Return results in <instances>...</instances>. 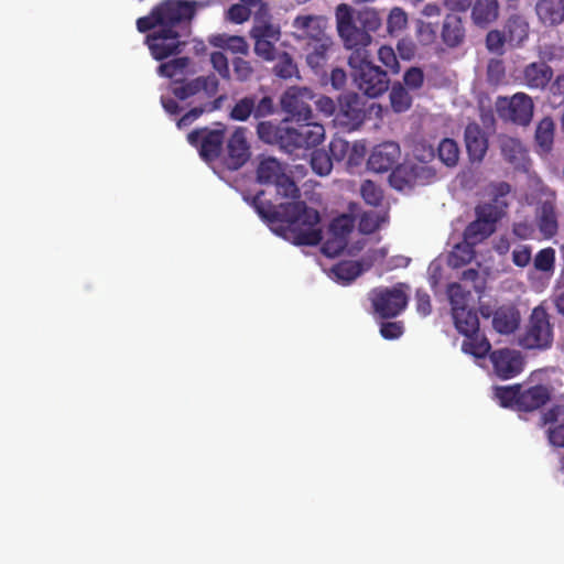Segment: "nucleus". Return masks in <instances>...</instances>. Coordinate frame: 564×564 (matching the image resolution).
<instances>
[{"mask_svg":"<svg viewBox=\"0 0 564 564\" xmlns=\"http://www.w3.org/2000/svg\"><path fill=\"white\" fill-rule=\"evenodd\" d=\"M498 0H476L471 7V21L476 26L487 28L499 17Z\"/></svg>","mask_w":564,"mask_h":564,"instance_id":"33","label":"nucleus"},{"mask_svg":"<svg viewBox=\"0 0 564 564\" xmlns=\"http://www.w3.org/2000/svg\"><path fill=\"white\" fill-rule=\"evenodd\" d=\"M503 159L513 166L516 171L528 173L531 166V159L525 143H499Z\"/></svg>","mask_w":564,"mask_h":564,"instance_id":"29","label":"nucleus"},{"mask_svg":"<svg viewBox=\"0 0 564 564\" xmlns=\"http://www.w3.org/2000/svg\"><path fill=\"white\" fill-rule=\"evenodd\" d=\"M506 78V67L501 59L492 58L487 65V82L490 85H500Z\"/></svg>","mask_w":564,"mask_h":564,"instance_id":"61","label":"nucleus"},{"mask_svg":"<svg viewBox=\"0 0 564 564\" xmlns=\"http://www.w3.org/2000/svg\"><path fill=\"white\" fill-rule=\"evenodd\" d=\"M336 28L346 50L350 51L348 63H360L362 58L371 57L369 50L372 43L371 32H376L381 20L372 10L357 13L346 3L336 8Z\"/></svg>","mask_w":564,"mask_h":564,"instance_id":"2","label":"nucleus"},{"mask_svg":"<svg viewBox=\"0 0 564 564\" xmlns=\"http://www.w3.org/2000/svg\"><path fill=\"white\" fill-rule=\"evenodd\" d=\"M492 228L485 227L477 219L470 221L463 231V242L470 248L482 242L492 235Z\"/></svg>","mask_w":564,"mask_h":564,"instance_id":"42","label":"nucleus"},{"mask_svg":"<svg viewBox=\"0 0 564 564\" xmlns=\"http://www.w3.org/2000/svg\"><path fill=\"white\" fill-rule=\"evenodd\" d=\"M354 216L358 220L357 230L360 235L368 236L372 235L381 228V226L389 221L388 212H376V210H354Z\"/></svg>","mask_w":564,"mask_h":564,"instance_id":"31","label":"nucleus"},{"mask_svg":"<svg viewBox=\"0 0 564 564\" xmlns=\"http://www.w3.org/2000/svg\"><path fill=\"white\" fill-rule=\"evenodd\" d=\"M172 90L180 100H186L199 94L210 99L216 97L219 90V80L215 74L210 73L191 80L175 82Z\"/></svg>","mask_w":564,"mask_h":564,"instance_id":"16","label":"nucleus"},{"mask_svg":"<svg viewBox=\"0 0 564 564\" xmlns=\"http://www.w3.org/2000/svg\"><path fill=\"white\" fill-rule=\"evenodd\" d=\"M462 351L476 360H482L486 358L490 359L494 349L487 336L479 333L478 335L470 336V339L465 338L463 340Z\"/></svg>","mask_w":564,"mask_h":564,"instance_id":"38","label":"nucleus"},{"mask_svg":"<svg viewBox=\"0 0 564 564\" xmlns=\"http://www.w3.org/2000/svg\"><path fill=\"white\" fill-rule=\"evenodd\" d=\"M534 104L525 93H516L511 97H498L496 111L505 120L518 126H528L533 117Z\"/></svg>","mask_w":564,"mask_h":564,"instance_id":"12","label":"nucleus"},{"mask_svg":"<svg viewBox=\"0 0 564 564\" xmlns=\"http://www.w3.org/2000/svg\"><path fill=\"white\" fill-rule=\"evenodd\" d=\"M254 41L253 51L254 54L265 62H273L276 58L278 51L275 47L276 41L258 40Z\"/></svg>","mask_w":564,"mask_h":564,"instance_id":"59","label":"nucleus"},{"mask_svg":"<svg viewBox=\"0 0 564 564\" xmlns=\"http://www.w3.org/2000/svg\"><path fill=\"white\" fill-rule=\"evenodd\" d=\"M441 39L449 48H456L465 42L466 28L459 15L449 13L444 18L441 29Z\"/></svg>","mask_w":564,"mask_h":564,"instance_id":"24","label":"nucleus"},{"mask_svg":"<svg viewBox=\"0 0 564 564\" xmlns=\"http://www.w3.org/2000/svg\"><path fill=\"white\" fill-rule=\"evenodd\" d=\"M189 63L191 59L187 56L175 57L169 62L160 64L158 73L163 77L173 78L177 75L184 74Z\"/></svg>","mask_w":564,"mask_h":564,"instance_id":"51","label":"nucleus"},{"mask_svg":"<svg viewBox=\"0 0 564 564\" xmlns=\"http://www.w3.org/2000/svg\"><path fill=\"white\" fill-rule=\"evenodd\" d=\"M195 0H164L156 4L151 12L137 20V29L141 33L156 28L175 29L188 26L196 14Z\"/></svg>","mask_w":564,"mask_h":564,"instance_id":"5","label":"nucleus"},{"mask_svg":"<svg viewBox=\"0 0 564 564\" xmlns=\"http://www.w3.org/2000/svg\"><path fill=\"white\" fill-rule=\"evenodd\" d=\"M333 41L330 37L308 43L310 52L306 55L308 66L316 73L322 70L328 62V53L332 50Z\"/></svg>","mask_w":564,"mask_h":564,"instance_id":"37","label":"nucleus"},{"mask_svg":"<svg viewBox=\"0 0 564 564\" xmlns=\"http://www.w3.org/2000/svg\"><path fill=\"white\" fill-rule=\"evenodd\" d=\"M436 158L448 169L456 167L460 158V143H435Z\"/></svg>","mask_w":564,"mask_h":564,"instance_id":"44","label":"nucleus"},{"mask_svg":"<svg viewBox=\"0 0 564 564\" xmlns=\"http://www.w3.org/2000/svg\"><path fill=\"white\" fill-rule=\"evenodd\" d=\"M521 383L494 386L492 398L503 409L520 410Z\"/></svg>","mask_w":564,"mask_h":564,"instance_id":"36","label":"nucleus"},{"mask_svg":"<svg viewBox=\"0 0 564 564\" xmlns=\"http://www.w3.org/2000/svg\"><path fill=\"white\" fill-rule=\"evenodd\" d=\"M456 181L463 191H473L479 182L478 172L471 166H466L457 174Z\"/></svg>","mask_w":564,"mask_h":564,"instance_id":"62","label":"nucleus"},{"mask_svg":"<svg viewBox=\"0 0 564 564\" xmlns=\"http://www.w3.org/2000/svg\"><path fill=\"white\" fill-rule=\"evenodd\" d=\"M490 362L495 375L500 380H510L519 376L525 366L524 356L516 349H495L490 356Z\"/></svg>","mask_w":564,"mask_h":564,"instance_id":"15","label":"nucleus"},{"mask_svg":"<svg viewBox=\"0 0 564 564\" xmlns=\"http://www.w3.org/2000/svg\"><path fill=\"white\" fill-rule=\"evenodd\" d=\"M476 219L485 227L496 229V223L501 218L502 212L495 205L484 204L475 210Z\"/></svg>","mask_w":564,"mask_h":564,"instance_id":"50","label":"nucleus"},{"mask_svg":"<svg viewBox=\"0 0 564 564\" xmlns=\"http://www.w3.org/2000/svg\"><path fill=\"white\" fill-rule=\"evenodd\" d=\"M276 187V193L284 198H291L293 202L300 199V188L296 183L290 178L285 172L281 175V178L273 184Z\"/></svg>","mask_w":564,"mask_h":564,"instance_id":"56","label":"nucleus"},{"mask_svg":"<svg viewBox=\"0 0 564 564\" xmlns=\"http://www.w3.org/2000/svg\"><path fill=\"white\" fill-rule=\"evenodd\" d=\"M151 31L145 37V44L155 61H164L182 53L185 42L181 40L178 30L156 28Z\"/></svg>","mask_w":564,"mask_h":564,"instance_id":"13","label":"nucleus"},{"mask_svg":"<svg viewBox=\"0 0 564 564\" xmlns=\"http://www.w3.org/2000/svg\"><path fill=\"white\" fill-rule=\"evenodd\" d=\"M314 98V93L307 87H291L282 95L281 107L300 121L313 119L314 113L306 101Z\"/></svg>","mask_w":564,"mask_h":564,"instance_id":"17","label":"nucleus"},{"mask_svg":"<svg viewBox=\"0 0 564 564\" xmlns=\"http://www.w3.org/2000/svg\"><path fill=\"white\" fill-rule=\"evenodd\" d=\"M232 73L235 79L239 83H246L253 78L254 67L252 62L243 57L236 56L231 59Z\"/></svg>","mask_w":564,"mask_h":564,"instance_id":"53","label":"nucleus"},{"mask_svg":"<svg viewBox=\"0 0 564 564\" xmlns=\"http://www.w3.org/2000/svg\"><path fill=\"white\" fill-rule=\"evenodd\" d=\"M491 324L494 330L499 335L514 334L521 325L520 311L514 305H500L496 308Z\"/></svg>","mask_w":564,"mask_h":564,"instance_id":"23","label":"nucleus"},{"mask_svg":"<svg viewBox=\"0 0 564 564\" xmlns=\"http://www.w3.org/2000/svg\"><path fill=\"white\" fill-rule=\"evenodd\" d=\"M375 321L379 326L380 336L386 340H397L401 338L405 332V326L402 321H397L395 318H375Z\"/></svg>","mask_w":564,"mask_h":564,"instance_id":"46","label":"nucleus"},{"mask_svg":"<svg viewBox=\"0 0 564 564\" xmlns=\"http://www.w3.org/2000/svg\"><path fill=\"white\" fill-rule=\"evenodd\" d=\"M349 213H341L333 217L327 226L326 238L321 241V253L334 260L343 256V247L356 229L354 210L359 209L358 203H349Z\"/></svg>","mask_w":564,"mask_h":564,"instance_id":"8","label":"nucleus"},{"mask_svg":"<svg viewBox=\"0 0 564 564\" xmlns=\"http://www.w3.org/2000/svg\"><path fill=\"white\" fill-rule=\"evenodd\" d=\"M436 176V170L430 165H420L404 159L391 169L388 175L389 186L403 193L405 189H413L415 185L430 184Z\"/></svg>","mask_w":564,"mask_h":564,"instance_id":"10","label":"nucleus"},{"mask_svg":"<svg viewBox=\"0 0 564 564\" xmlns=\"http://www.w3.org/2000/svg\"><path fill=\"white\" fill-rule=\"evenodd\" d=\"M278 145L280 152L286 154L292 161L305 160L312 172L319 176H328L334 167V162H341L346 158L350 143H271Z\"/></svg>","mask_w":564,"mask_h":564,"instance_id":"4","label":"nucleus"},{"mask_svg":"<svg viewBox=\"0 0 564 564\" xmlns=\"http://www.w3.org/2000/svg\"><path fill=\"white\" fill-rule=\"evenodd\" d=\"M351 76L361 90L369 98H377L389 89L390 78L386 70L371 62V57L362 58L360 63H348Z\"/></svg>","mask_w":564,"mask_h":564,"instance_id":"11","label":"nucleus"},{"mask_svg":"<svg viewBox=\"0 0 564 564\" xmlns=\"http://www.w3.org/2000/svg\"><path fill=\"white\" fill-rule=\"evenodd\" d=\"M506 42L508 39L503 31L491 30L486 35V47L490 53L502 55Z\"/></svg>","mask_w":564,"mask_h":564,"instance_id":"60","label":"nucleus"},{"mask_svg":"<svg viewBox=\"0 0 564 564\" xmlns=\"http://www.w3.org/2000/svg\"><path fill=\"white\" fill-rule=\"evenodd\" d=\"M429 284L434 294L440 291L441 281L443 278V260L442 256L433 259L427 268Z\"/></svg>","mask_w":564,"mask_h":564,"instance_id":"58","label":"nucleus"},{"mask_svg":"<svg viewBox=\"0 0 564 564\" xmlns=\"http://www.w3.org/2000/svg\"><path fill=\"white\" fill-rule=\"evenodd\" d=\"M364 272L358 262L351 259H343L334 263L327 272L328 278L341 286L351 285Z\"/></svg>","mask_w":564,"mask_h":564,"instance_id":"25","label":"nucleus"},{"mask_svg":"<svg viewBox=\"0 0 564 564\" xmlns=\"http://www.w3.org/2000/svg\"><path fill=\"white\" fill-rule=\"evenodd\" d=\"M360 196L366 205L380 207L383 202V191L379 184L371 180H365L360 186Z\"/></svg>","mask_w":564,"mask_h":564,"instance_id":"45","label":"nucleus"},{"mask_svg":"<svg viewBox=\"0 0 564 564\" xmlns=\"http://www.w3.org/2000/svg\"><path fill=\"white\" fill-rule=\"evenodd\" d=\"M538 55L545 64L560 62L564 58V46L557 43H543L538 46Z\"/></svg>","mask_w":564,"mask_h":564,"instance_id":"54","label":"nucleus"},{"mask_svg":"<svg viewBox=\"0 0 564 564\" xmlns=\"http://www.w3.org/2000/svg\"><path fill=\"white\" fill-rule=\"evenodd\" d=\"M213 45L223 50H228L234 54L248 55L249 45L243 36L218 34L212 41Z\"/></svg>","mask_w":564,"mask_h":564,"instance_id":"41","label":"nucleus"},{"mask_svg":"<svg viewBox=\"0 0 564 564\" xmlns=\"http://www.w3.org/2000/svg\"><path fill=\"white\" fill-rule=\"evenodd\" d=\"M496 132V119L491 111H482L479 122L467 124L464 141H489Z\"/></svg>","mask_w":564,"mask_h":564,"instance_id":"26","label":"nucleus"},{"mask_svg":"<svg viewBox=\"0 0 564 564\" xmlns=\"http://www.w3.org/2000/svg\"><path fill=\"white\" fill-rule=\"evenodd\" d=\"M553 325L545 307L538 305L532 311L531 326L519 336L518 345L524 350L544 351L552 347Z\"/></svg>","mask_w":564,"mask_h":564,"instance_id":"9","label":"nucleus"},{"mask_svg":"<svg viewBox=\"0 0 564 564\" xmlns=\"http://www.w3.org/2000/svg\"><path fill=\"white\" fill-rule=\"evenodd\" d=\"M535 270L543 273H553L555 269V249L546 247L539 250L533 260Z\"/></svg>","mask_w":564,"mask_h":564,"instance_id":"52","label":"nucleus"},{"mask_svg":"<svg viewBox=\"0 0 564 564\" xmlns=\"http://www.w3.org/2000/svg\"><path fill=\"white\" fill-rule=\"evenodd\" d=\"M503 32L511 46H521L529 37L530 25L521 14H511L505 24Z\"/></svg>","mask_w":564,"mask_h":564,"instance_id":"34","label":"nucleus"},{"mask_svg":"<svg viewBox=\"0 0 564 564\" xmlns=\"http://www.w3.org/2000/svg\"><path fill=\"white\" fill-rule=\"evenodd\" d=\"M553 68L543 62H531L522 69V84L531 90L543 91L553 78Z\"/></svg>","mask_w":564,"mask_h":564,"instance_id":"21","label":"nucleus"},{"mask_svg":"<svg viewBox=\"0 0 564 564\" xmlns=\"http://www.w3.org/2000/svg\"><path fill=\"white\" fill-rule=\"evenodd\" d=\"M411 145L413 158L423 165L432 162L436 158L435 143H408Z\"/></svg>","mask_w":564,"mask_h":564,"instance_id":"55","label":"nucleus"},{"mask_svg":"<svg viewBox=\"0 0 564 564\" xmlns=\"http://www.w3.org/2000/svg\"><path fill=\"white\" fill-rule=\"evenodd\" d=\"M408 25V15L401 8H393L387 19V30L390 35L401 32Z\"/></svg>","mask_w":564,"mask_h":564,"instance_id":"57","label":"nucleus"},{"mask_svg":"<svg viewBox=\"0 0 564 564\" xmlns=\"http://www.w3.org/2000/svg\"><path fill=\"white\" fill-rule=\"evenodd\" d=\"M250 37L279 42L281 39L280 25L272 23L267 13L257 14L254 17V24L250 30Z\"/></svg>","mask_w":564,"mask_h":564,"instance_id":"39","label":"nucleus"},{"mask_svg":"<svg viewBox=\"0 0 564 564\" xmlns=\"http://www.w3.org/2000/svg\"><path fill=\"white\" fill-rule=\"evenodd\" d=\"M451 317L456 332L464 338L470 339V336L480 333V322L476 308L468 307L463 312L451 314Z\"/></svg>","mask_w":564,"mask_h":564,"instance_id":"30","label":"nucleus"},{"mask_svg":"<svg viewBox=\"0 0 564 564\" xmlns=\"http://www.w3.org/2000/svg\"><path fill=\"white\" fill-rule=\"evenodd\" d=\"M554 391V387L549 383H536L528 388L521 386L519 412L531 413L541 410L552 401Z\"/></svg>","mask_w":564,"mask_h":564,"instance_id":"20","label":"nucleus"},{"mask_svg":"<svg viewBox=\"0 0 564 564\" xmlns=\"http://www.w3.org/2000/svg\"><path fill=\"white\" fill-rule=\"evenodd\" d=\"M554 133L555 122L550 116H546L536 124L534 141H553Z\"/></svg>","mask_w":564,"mask_h":564,"instance_id":"63","label":"nucleus"},{"mask_svg":"<svg viewBox=\"0 0 564 564\" xmlns=\"http://www.w3.org/2000/svg\"><path fill=\"white\" fill-rule=\"evenodd\" d=\"M474 249L464 242H457L448 252L446 263L452 269H460L471 262Z\"/></svg>","mask_w":564,"mask_h":564,"instance_id":"43","label":"nucleus"},{"mask_svg":"<svg viewBox=\"0 0 564 564\" xmlns=\"http://www.w3.org/2000/svg\"><path fill=\"white\" fill-rule=\"evenodd\" d=\"M260 141H324L325 128L313 119H284L278 123L260 121L257 126Z\"/></svg>","mask_w":564,"mask_h":564,"instance_id":"6","label":"nucleus"},{"mask_svg":"<svg viewBox=\"0 0 564 564\" xmlns=\"http://www.w3.org/2000/svg\"><path fill=\"white\" fill-rule=\"evenodd\" d=\"M284 172V166L275 156L261 155L256 169V182L260 185H272Z\"/></svg>","mask_w":564,"mask_h":564,"instance_id":"28","label":"nucleus"},{"mask_svg":"<svg viewBox=\"0 0 564 564\" xmlns=\"http://www.w3.org/2000/svg\"><path fill=\"white\" fill-rule=\"evenodd\" d=\"M446 300L449 304L451 314L463 312L468 308L471 292L459 282H448L445 288Z\"/></svg>","mask_w":564,"mask_h":564,"instance_id":"40","label":"nucleus"},{"mask_svg":"<svg viewBox=\"0 0 564 564\" xmlns=\"http://www.w3.org/2000/svg\"><path fill=\"white\" fill-rule=\"evenodd\" d=\"M390 102L395 112H404L410 109L412 97L403 85L397 83L390 90Z\"/></svg>","mask_w":564,"mask_h":564,"instance_id":"47","label":"nucleus"},{"mask_svg":"<svg viewBox=\"0 0 564 564\" xmlns=\"http://www.w3.org/2000/svg\"><path fill=\"white\" fill-rule=\"evenodd\" d=\"M536 225L545 239L553 238L558 229L557 216L554 206L544 202L536 209Z\"/></svg>","mask_w":564,"mask_h":564,"instance_id":"35","label":"nucleus"},{"mask_svg":"<svg viewBox=\"0 0 564 564\" xmlns=\"http://www.w3.org/2000/svg\"><path fill=\"white\" fill-rule=\"evenodd\" d=\"M251 17V10L243 3H235L226 11V20L235 24H242Z\"/></svg>","mask_w":564,"mask_h":564,"instance_id":"64","label":"nucleus"},{"mask_svg":"<svg viewBox=\"0 0 564 564\" xmlns=\"http://www.w3.org/2000/svg\"><path fill=\"white\" fill-rule=\"evenodd\" d=\"M274 112L275 105L271 96H263L259 99L257 95H248L236 101L230 111V118L237 121H247L250 116L261 119Z\"/></svg>","mask_w":564,"mask_h":564,"instance_id":"14","label":"nucleus"},{"mask_svg":"<svg viewBox=\"0 0 564 564\" xmlns=\"http://www.w3.org/2000/svg\"><path fill=\"white\" fill-rule=\"evenodd\" d=\"M373 318H397L408 308L410 286L405 282H397L390 286H376L368 293Z\"/></svg>","mask_w":564,"mask_h":564,"instance_id":"7","label":"nucleus"},{"mask_svg":"<svg viewBox=\"0 0 564 564\" xmlns=\"http://www.w3.org/2000/svg\"><path fill=\"white\" fill-rule=\"evenodd\" d=\"M323 216L304 200L279 204L271 232L296 247H315L323 240Z\"/></svg>","mask_w":564,"mask_h":564,"instance_id":"1","label":"nucleus"},{"mask_svg":"<svg viewBox=\"0 0 564 564\" xmlns=\"http://www.w3.org/2000/svg\"><path fill=\"white\" fill-rule=\"evenodd\" d=\"M401 143H373L367 159V170L376 174L391 171L401 156Z\"/></svg>","mask_w":564,"mask_h":564,"instance_id":"18","label":"nucleus"},{"mask_svg":"<svg viewBox=\"0 0 564 564\" xmlns=\"http://www.w3.org/2000/svg\"><path fill=\"white\" fill-rule=\"evenodd\" d=\"M275 59H278L273 67L275 76L282 79L299 77L297 65L294 63L292 56L289 53L282 52L281 54L276 55Z\"/></svg>","mask_w":564,"mask_h":564,"instance_id":"48","label":"nucleus"},{"mask_svg":"<svg viewBox=\"0 0 564 564\" xmlns=\"http://www.w3.org/2000/svg\"><path fill=\"white\" fill-rule=\"evenodd\" d=\"M535 12L544 25H558L564 21V0H538Z\"/></svg>","mask_w":564,"mask_h":564,"instance_id":"32","label":"nucleus"},{"mask_svg":"<svg viewBox=\"0 0 564 564\" xmlns=\"http://www.w3.org/2000/svg\"><path fill=\"white\" fill-rule=\"evenodd\" d=\"M389 248L382 246L380 248H369L361 257L356 259L361 271L368 272L377 262L384 261L388 257Z\"/></svg>","mask_w":564,"mask_h":564,"instance_id":"49","label":"nucleus"},{"mask_svg":"<svg viewBox=\"0 0 564 564\" xmlns=\"http://www.w3.org/2000/svg\"><path fill=\"white\" fill-rule=\"evenodd\" d=\"M339 109L335 121L349 131L357 129L365 119V110L361 107L359 96L356 93H347L339 97Z\"/></svg>","mask_w":564,"mask_h":564,"instance_id":"19","label":"nucleus"},{"mask_svg":"<svg viewBox=\"0 0 564 564\" xmlns=\"http://www.w3.org/2000/svg\"><path fill=\"white\" fill-rule=\"evenodd\" d=\"M197 150L199 159L207 164L213 173L230 188L240 192L227 177V172L242 169L252 156V143H189Z\"/></svg>","mask_w":564,"mask_h":564,"instance_id":"3","label":"nucleus"},{"mask_svg":"<svg viewBox=\"0 0 564 564\" xmlns=\"http://www.w3.org/2000/svg\"><path fill=\"white\" fill-rule=\"evenodd\" d=\"M293 28L312 43L329 37L325 32V20L318 15H297L293 21Z\"/></svg>","mask_w":564,"mask_h":564,"instance_id":"27","label":"nucleus"},{"mask_svg":"<svg viewBox=\"0 0 564 564\" xmlns=\"http://www.w3.org/2000/svg\"><path fill=\"white\" fill-rule=\"evenodd\" d=\"M240 193L242 200L254 210V213L271 231V227L276 221L279 205H274L271 200H263V189H259L254 194L250 193L249 191H243Z\"/></svg>","mask_w":564,"mask_h":564,"instance_id":"22","label":"nucleus"}]
</instances>
